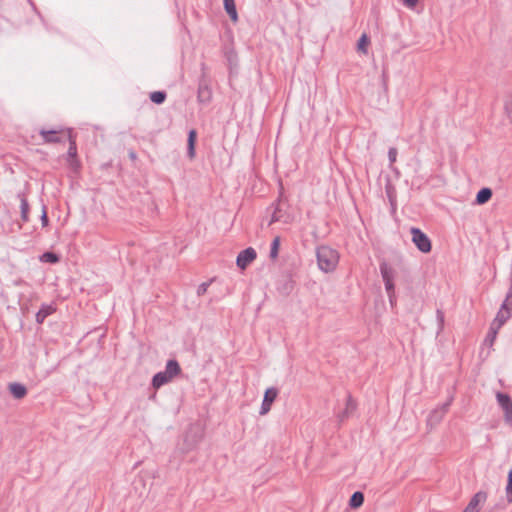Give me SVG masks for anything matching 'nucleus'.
I'll use <instances>...</instances> for the list:
<instances>
[{
  "mask_svg": "<svg viewBox=\"0 0 512 512\" xmlns=\"http://www.w3.org/2000/svg\"><path fill=\"white\" fill-rule=\"evenodd\" d=\"M397 154H398V151L395 147L389 148L388 158H389L390 164H393L396 161Z\"/></svg>",
  "mask_w": 512,
  "mask_h": 512,
  "instance_id": "obj_33",
  "label": "nucleus"
},
{
  "mask_svg": "<svg viewBox=\"0 0 512 512\" xmlns=\"http://www.w3.org/2000/svg\"><path fill=\"white\" fill-rule=\"evenodd\" d=\"M316 257L320 270L326 273L334 271L339 262L338 251L326 245L317 248Z\"/></svg>",
  "mask_w": 512,
  "mask_h": 512,
  "instance_id": "obj_1",
  "label": "nucleus"
},
{
  "mask_svg": "<svg viewBox=\"0 0 512 512\" xmlns=\"http://www.w3.org/2000/svg\"><path fill=\"white\" fill-rule=\"evenodd\" d=\"M403 2L407 7L412 8L417 4L418 0H403Z\"/></svg>",
  "mask_w": 512,
  "mask_h": 512,
  "instance_id": "obj_37",
  "label": "nucleus"
},
{
  "mask_svg": "<svg viewBox=\"0 0 512 512\" xmlns=\"http://www.w3.org/2000/svg\"><path fill=\"white\" fill-rule=\"evenodd\" d=\"M292 220H293V217L288 212V204L280 199L274 209L273 214H272L271 223L283 222L285 224H288Z\"/></svg>",
  "mask_w": 512,
  "mask_h": 512,
  "instance_id": "obj_6",
  "label": "nucleus"
},
{
  "mask_svg": "<svg viewBox=\"0 0 512 512\" xmlns=\"http://www.w3.org/2000/svg\"><path fill=\"white\" fill-rule=\"evenodd\" d=\"M498 331L497 329L493 328L490 326V329L483 341V345L484 346H488V347H492L495 340H496V337H497V334H498Z\"/></svg>",
  "mask_w": 512,
  "mask_h": 512,
  "instance_id": "obj_24",
  "label": "nucleus"
},
{
  "mask_svg": "<svg viewBox=\"0 0 512 512\" xmlns=\"http://www.w3.org/2000/svg\"><path fill=\"white\" fill-rule=\"evenodd\" d=\"M506 494L509 502H512V469L508 473V483L506 486Z\"/></svg>",
  "mask_w": 512,
  "mask_h": 512,
  "instance_id": "obj_31",
  "label": "nucleus"
},
{
  "mask_svg": "<svg viewBox=\"0 0 512 512\" xmlns=\"http://www.w3.org/2000/svg\"><path fill=\"white\" fill-rule=\"evenodd\" d=\"M40 260L46 263H57L59 262V256L54 252H45L40 256Z\"/></svg>",
  "mask_w": 512,
  "mask_h": 512,
  "instance_id": "obj_27",
  "label": "nucleus"
},
{
  "mask_svg": "<svg viewBox=\"0 0 512 512\" xmlns=\"http://www.w3.org/2000/svg\"><path fill=\"white\" fill-rule=\"evenodd\" d=\"M18 197L20 198V209H21V220L23 222L29 221V203L27 201V198L25 195L19 194Z\"/></svg>",
  "mask_w": 512,
  "mask_h": 512,
  "instance_id": "obj_22",
  "label": "nucleus"
},
{
  "mask_svg": "<svg viewBox=\"0 0 512 512\" xmlns=\"http://www.w3.org/2000/svg\"><path fill=\"white\" fill-rule=\"evenodd\" d=\"M129 157L132 159V160H135L136 159V153L134 151H130L129 152Z\"/></svg>",
  "mask_w": 512,
  "mask_h": 512,
  "instance_id": "obj_38",
  "label": "nucleus"
},
{
  "mask_svg": "<svg viewBox=\"0 0 512 512\" xmlns=\"http://www.w3.org/2000/svg\"><path fill=\"white\" fill-rule=\"evenodd\" d=\"M201 71V77L198 82L197 100L199 103L208 104L212 99V90L204 63L201 64Z\"/></svg>",
  "mask_w": 512,
  "mask_h": 512,
  "instance_id": "obj_3",
  "label": "nucleus"
},
{
  "mask_svg": "<svg viewBox=\"0 0 512 512\" xmlns=\"http://www.w3.org/2000/svg\"><path fill=\"white\" fill-rule=\"evenodd\" d=\"M56 311V308L53 305L44 304L41 306L40 310L36 314V322L41 324L44 320L51 314Z\"/></svg>",
  "mask_w": 512,
  "mask_h": 512,
  "instance_id": "obj_15",
  "label": "nucleus"
},
{
  "mask_svg": "<svg viewBox=\"0 0 512 512\" xmlns=\"http://www.w3.org/2000/svg\"><path fill=\"white\" fill-rule=\"evenodd\" d=\"M487 500V493L484 491L477 492L470 500L463 512H479L480 504Z\"/></svg>",
  "mask_w": 512,
  "mask_h": 512,
  "instance_id": "obj_12",
  "label": "nucleus"
},
{
  "mask_svg": "<svg viewBox=\"0 0 512 512\" xmlns=\"http://www.w3.org/2000/svg\"><path fill=\"white\" fill-rule=\"evenodd\" d=\"M357 409V402L356 400L351 396V394H348L345 408L342 412L338 413L337 418L340 423L347 420L350 416L354 414V412Z\"/></svg>",
  "mask_w": 512,
  "mask_h": 512,
  "instance_id": "obj_11",
  "label": "nucleus"
},
{
  "mask_svg": "<svg viewBox=\"0 0 512 512\" xmlns=\"http://www.w3.org/2000/svg\"><path fill=\"white\" fill-rule=\"evenodd\" d=\"M369 43V38L366 34H363L360 39L358 40V50L363 52V53H367V50H366V46L368 45Z\"/></svg>",
  "mask_w": 512,
  "mask_h": 512,
  "instance_id": "obj_30",
  "label": "nucleus"
},
{
  "mask_svg": "<svg viewBox=\"0 0 512 512\" xmlns=\"http://www.w3.org/2000/svg\"><path fill=\"white\" fill-rule=\"evenodd\" d=\"M496 399L499 406L502 408L504 412V418L507 423L512 422V399L511 397L502 392L496 393Z\"/></svg>",
  "mask_w": 512,
  "mask_h": 512,
  "instance_id": "obj_7",
  "label": "nucleus"
},
{
  "mask_svg": "<svg viewBox=\"0 0 512 512\" xmlns=\"http://www.w3.org/2000/svg\"><path fill=\"white\" fill-rule=\"evenodd\" d=\"M48 216H47V212H46V207L43 206V210H42V215H41V223H42V226L45 227L48 225Z\"/></svg>",
  "mask_w": 512,
  "mask_h": 512,
  "instance_id": "obj_36",
  "label": "nucleus"
},
{
  "mask_svg": "<svg viewBox=\"0 0 512 512\" xmlns=\"http://www.w3.org/2000/svg\"><path fill=\"white\" fill-rule=\"evenodd\" d=\"M492 194L493 193L490 188L485 187V188L480 189L476 195V199H475L476 204L482 205V204L487 203L491 199Z\"/></svg>",
  "mask_w": 512,
  "mask_h": 512,
  "instance_id": "obj_20",
  "label": "nucleus"
},
{
  "mask_svg": "<svg viewBox=\"0 0 512 512\" xmlns=\"http://www.w3.org/2000/svg\"><path fill=\"white\" fill-rule=\"evenodd\" d=\"M279 248H280V237L279 236H276L272 243H271V248H270V254H269V257L272 259V260H275L277 257H278V254H279Z\"/></svg>",
  "mask_w": 512,
  "mask_h": 512,
  "instance_id": "obj_26",
  "label": "nucleus"
},
{
  "mask_svg": "<svg viewBox=\"0 0 512 512\" xmlns=\"http://www.w3.org/2000/svg\"><path fill=\"white\" fill-rule=\"evenodd\" d=\"M8 389L15 399H23L27 395V388L21 383H10Z\"/></svg>",
  "mask_w": 512,
  "mask_h": 512,
  "instance_id": "obj_14",
  "label": "nucleus"
},
{
  "mask_svg": "<svg viewBox=\"0 0 512 512\" xmlns=\"http://www.w3.org/2000/svg\"><path fill=\"white\" fill-rule=\"evenodd\" d=\"M150 100L155 104H162L167 97L166 92L164 91H154L150 93Z\"/></svg>",
  "mask_w": 512,
  "mask_h": 512,
  "instance_id": "obj_25",
  "label": "nucleus"
},
{
  "mask_svg": "<svg viewBox=\"0 0 512 512\" xmlns=\"http://www.w3.org/2000/svg\"><path fill=\"white\" fill-rule=\"evenodd\" d=\"M504 111L512 123V95H507L504 99Z\"/></svg>",
  "mask_w": 512,
  "mask_h": 512,
  "instance_id": "obj_28",
  "label": "nucleus"
},
{
  "mask_svg": "<svg viewBox=\"0 0 512 512\" xmlns=\"http://www.w3.org/2000/svg\"><path fill=\"white\" fill-rule=\"evenodd\" d=\"M165 372L170 378H174L181 373V367L175 359L168 360L165 367Z\"/></svg>",
  "mask_w": 512,
  "mask_h": 512,
  "instance_id": "obj_19",
  "label": "nucleus"
},
{
  "mask_svg": "<svg viewBox=\"0 0 512 512\" xmlns=\"http://www.w3.org/2000/svg\"><path fill=\"white\" fill-rule=\"evenodd\" d=\"M170 381H172V378H170L168 376V374L165 372V371H161V372H158L156 373L154 376H153V379H152V386L155 388V389H158L160 388L161 386L169 383Z\"/></svg>",
  "mask_w": 512,
  "mask_h": 512,
  "instance_id": "obj_17",
  "label": "nucleus"
},
{
  "mask_svg": "<svg viewBox=\"0 0 512 512\" xmlns=\"http://www.w3.org/2000/svg\"><path fill=\"white\" fill-rule=\"evenodd\" d=\"M452 398H450L447 402H445L439 408L434 409L428 416L427 424L430 426L437 425L443 419L444 415L447 413L449 406L451 405Z\"/></svg>",
  "mask_w": 512,
  "mask_h": 512,
  "instance_id": "obj_10",
  "label": "nucleus"
},
{
  "mask_svg": "<svg viewBox=\"0 0 512 512\" xmlns=\"http://www.w3.org/2000/svg\"><path fill=\"white\" fill-rule=\"evenodd\" d=\"M364 502V494L360 491H356L352 494L349 500V505L352 508L360 507Z\"/></svg>",
  "mask_w": 512,
  "mask_h": 512,
  "instance_id": "obj_23",
  "label": "nucleus"
},
{
  "mask_svg": "<svg viewBox=\"0 0 512 512\" xmlns=\"http://www.w3.org/2000/svg\"><path fill=\"white\" fill-rule=\"evenodd\" d=\"M209 286H210V282H203L202 284H200L197 289V295L198 296L204 295Z\"/></svg>",
  "mask_w": 512,
  "mask_h": 512,
  "instance_id": "obj_34",
  "label": "nucleus"
},
{
  "mask_svg": "<svg viewBox=\"0 0 512 512\" xmlns=\"http://www.w3.org/2000/svg\"><path fill=\"white\" fill-rule=\"evenodd\" d=\"M384 283H385V289H386L388 297H389V301L391 304H393L394 299H395L394 282H393V280H390V281H386Z\"/></svg>",
  "mask_w": 512,
  "mask_h": 512,
  "instance_id": "obj_29",
  "label": "nucleus"
},
{
  "mask_svg": "<svg viewBox=\"0 0 512 512\" xmlns=\"http://www.w3.org/2000/svg\"><path fill=\"white\" fill-rule=\"evenodd\" d=\"M257 253L254 248L248 247L242 250L236 259L237 266L244 270L246 267L256 259Z\"/></svg>",
  "mask_w": 512,
  "mask_h": 512,
  "instance_id": "obj_8",
  "label": "nucleus"
},
{
  "mask_svg": "<svg viewBox=\"0 0 512 512\" xmlns=\"http://www.w3.org/2000/svg\"><path fill=\"white\" fill-rule=\"evenodd\" d=\"M277 396H278L277 388L270 387V388L266 389V391L264 393L263 401L261 404L260 412H259L260 415H266L271 410V406H272L273 402L275 401V399L277 398Z\"/></svg>",
  "mask_w": 512,
  "mask_h": 512,
  "instance_id": "obj_9",
  "label": "nucleus"
},
{
  "mask_svg": "<svg viewBox=\"0 0 512 512\" xmlns=\"http://www.w3.org/2000/svg\"><path fill=\"white\" fill-rule=\"evenodd\" d=\"M67 139L69 142V148L67 152V161H70L72 158L77 157V145H76V136L71 128H67Z\"/></svg>",
  "mask_w": 512,
  "mask_h": 512,
  "instance_id": "obj_13",
  "label": "nucleus"
},
{
  "mask_svg": "<svg viewBox=\"0 0 512 512\" xmlns=\"http://www.w3.org/2000/svg\"><path fill=\"white\" fill-rule=\"evenodd\" d=\"M380 272L384 282L394 280L395 271L387 262L380 263Z\"/></svg>",
  "mask_w": 512,
  "mask_h": 512,
  "instance_id": "obj_18",
  "label": "nucleus"
},
{
  "mask_svg": "<svg viewBox=\"0 0 512 512\" xmlns=\"http://www.w3.org/2000/svg\"><path fill=\"white\" fill-rule=\"evenodd\" d=\"M436 317H437V321H438L439 330H442L443 327H444V313H443V311L438 309L436 311Z\"/></svg>",
  "mask_w": 512,
  "mask_h": 512,
  "instance_id": "obj_32",
  "label": "nucleus"
},
{
  "mask_svg": "<svg viewBox=\"0 0 512 512\" xmlns=\"http://www.w3.org/2000/svg\"><path fill=\"white\" fill-rule=\"evenodd\" d=\"M197 139V132L195 129H191L188 133L187 139V155L190 159L195 157V144Z\"/></svg>",
  "mask_w": 512,
  "mask_h": 512,
  "instance_id": "obj_16",
  "label": "nucleus"
},
{
  "mask_svg": "<svg viewBox=\"0 0 512 512\" xmlns=\"http://www.w3.org/2000/svg\"><path fill=\"white\" fill-rule=\"evenodd\" d=\"M511 309H512V280L510 284L509 291L506 295L504 302L502 303L495 319L491 323V327L499 330L505 322L511 317Z\"/></svg>",
  "mask_w": 512,
  "mask_h": 512,
  "instance_id": "obj_2",
  "label": "nucleus"
},
{
  "mask_svg": "<svg viewBox=\"0 0 512 512\" xmlns=\"http://www.w3.org/2000/svg\"><path fill=\"white\" fill-rule=\"evenodd\" d=\"M224 2V9L226 13L229 15L230 19L233 22H236L238 20V14L236 10V5L234 0H223Z\"/></svg>",
  "mask_w": 512,
  "mask_h": 512,
  "instance_id": "obj_21",
  "label": "nucleus"
},
{
  "mask_svg": "<svg viewBox=\"0 0 512 512\" xmlns=\"http://www.w3.org/2000/svg\"><path fill=\"white\" fill-rule=\"evenodd\" d=\"M412 235V242L422 253H429L432 249L431 240L429 237L419 228L412 227L410 229Z\"/></svg>",
  "mask_w": 512,
  "mask_h": 512,
  "instance_id": "obj_5",
  "label": "nucleus"
},
{
  "mask_svg": "<svg viewBox=\"0 0 512 512\" xmlns=\"http://www.w3.org/2000/svg\"><path fill=\"white\" fill-rule=\"evenodd\" d=\"M67 162H68L69 166H70L74 171L78 170V169H79V167H80V162H79V160L77 159V157H76V158H72V159H70V161H67Z\"/></svg>",
  "mask_w": 512,
  "mask_h": 512,
  "instance_id": "obj_35",
  "label": "nucleus"
},
{
  "mask_svg": "<svg viewBox=\"0 0 512 512\" xmlns=\"http://www.w3.org/2000/svg\"><path fill=\"white\" fill-rule=\"evenodd\" d=\"M67 128L60 129H45L39 130V135L42 139L38 144H58L64 142V136L67 137Z\"/></svg>",
  "mask_w": 512,
  "mask_h": 512,
  "instance_id": "obj_4",
  "label": "nucleus"
}]
</instances>
